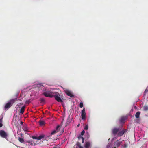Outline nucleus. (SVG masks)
Listing matches in <instances>:
<instances>
[{
  "label": "nucleus",
  "mask_w": 148,
  "mask_h": 148,
  "mask_svg": "<svg viewBox=\"0 0 148 148\" xmlns=\"http://www.w3.org/2000/svg\"><path fill=\"white\" fill-rule=\"evenodd\" d=\"M3 125L2 123H0V127H1L3 126Z\"/></svg>",
  "instance_id": "72a5a7b5"
},
{
  "label": "nucleus",
  "mask_w": 148,
  "mask_h": 148,
  "mask_svg": "<svg viewBox=\"0 0 148 148\" xmlns=\"http://www.w3.org/2000/svg\"><path fill=\"white\" fill-rule=\"evenodd\" d=\"M3 118V116L2 117L1 116H0V123H2V122H3V120H2Z\"/></svg>",
  "instance_id": "a878e982"
},
{
  "label": "nucleus",
  "mask_w": 148,
  "mask_h": 148,
  "mask_svg": "<svg viewBox=\"0 0 148 148\" xmlns=\"http://www.w3.org/2000/svg\"><path fill=\"white\" fill-rule=\"evenodd\" d=\"M88 125H86L84 127V129L85 130H87L88 129Z\"/></svg>",
  "instance_id": "bb28decb"
},
{
  "label": "nucleus",
  "mask_w": 148,
  "mask_h": 148,
  "mask_svg": "<svg viewBox=\"0 0 148 148\" xmlns=\"http://www.w3.org/2000/svg\"><path fill=\"white\" fill-rule=\"evenodd\" d=\"M53 148H58V147L57 146H54Z\"/></svg>",
  "instance_id": "e433bc0d"
},
{
  "label": "nucleus",
  "mask_w": 148,
  "mask_h": 148,
  "mask_svg": "<svg viewBox=\"0 0 148 148\" xmlns=\"http://www.w3.org/2000/svg\"><path fill=\"white\" fill-rule=\"evenodd\" d=\"M140 114V112L138 111L137 112L136 114H135V117L136 118H138L139 117V116Z\"/></svg>",
  "instance_id": "f3484780"
},
{
  "label": "nucleus",
  "mask_w": 148,
  "mask_h": 148,
  "mask_svg": "<svg viewBox=\"0 0 148 148\" xmlns=\"http://www.w3.org/2000/svg\"><path fill=\"white\" fill-rule=\"evenodd\" d=\"M125 119L124 117H122L120 120V122L121 123H124L125 122Z\"/></svg>",
  "instance_id": "dca6fc26"
},
{
  "label": "nucleus",
  "mask_w": 148,
  "mask_h": 148,
  "mask_svg": "<svg viewBox=\"0 0 148 148\" xmlns=\"http://www.w3.org/2000/svg\"><path fill=\"white\" fill-rule=\"evenodd\" d=\"M59 94L58 93L54 92L53 95V97H54L55 99L58 102H62V101L59 96Z\"/></svg>",
  "instance_id": "7ed1b4c3"
},
{
  "label": "nucleus",
  "mask_w": 148,
  "mask_h": 148,
  "mask_svg": "<svg viewBox=\"0 0 148 148\" xmlns=\"http://www.w3.org/2000/svg\"><path fill=\"white\" fill-rule=\"evenodd\" d=\"M19 104V105L18 106H21L22 105H23V103H21L20 104Z\"/></svg>",
  "instance_id": "473e14b6"
},
{
  "label": "nucleus",
  "mask_w": 148,
  "mask_h": 148,
  "mask_svg": "<svg viewBox=\"0 0 148 148\" xmlns=\"http://www.w3.org/2000/svg\"><path fill=\"white\" fill-rule=\"evenodd\" d=\"M134 108H136V106H134Z\"/></svg>",
  "instance_id": "ea45409f"
},
{
  "label": "nucleus",
  "mask_w": 148,
  "mask_h": 148,
  "mask_svg": "<svg viewBox=\"0 0 148 148\" xmlns=\"http://www.w3.org/2000/svg\"><path fill=\"white\" fill-rule=\"evenodd\" d=\"M39 123L40 125H43L45 124V122L43 121H39Z\"/></svg>",
  "instance_id": "aec40b11"
},
{
  "label": "nucleus",
  "mask_w": 148,
  "mask_h": 148,
  "mask_svg": "<svg viewBox=\"0 0 148 148\" xmlns=\"http://www.w3.org/2000/svg\"><path fill=\"white\" fill-rule=\"evenodd\" d=\"M107 147H109V146H108H108H107Z\"/></svg>",
  "instance_id": "a19ab883"
},
{
  "label": "nucleus",
  "mask_w": 148,
  "mask_h": 148,
  "mask_svg": "<svg viewBox=\"0 0 148 148\" xmlns=\"http://www.w3.org/2000/svg\"><path fill=\"white\" fill-rule=\"evenodd\" d=\"M23 129L25 132V134H29L28 132H29V128L26 126H24L23 127Z\"/></svg>",
  "instance_id": "6e6552de"
},
{
  "label": "nucleus",
  "mask_w": 148,
  "mask_h": 148,
  "mask_svg": "<svg viewBox=\"0 0 148 148\" xmlns=\"http://www.w3.org/2000/svg\"><path fill=\"white\" fill-rule=\"evenodd\" d=\"M25 106H23V107L21 108L20 110L19 114H23L25 111Z\"/></svg>",
  "instance_id": "f8f14e48"
},
{
  "label": "nucleus",
  "mask_w": 148,
  "mask_h": 148,
  "mask_svg": "<svg viewBox=\"0 0 148 148\" xmlns=\"http://www.w3.org/2000/svg\"><path fill=\"white\" fill-rule=\"evenodd\" d=\"M65 92L67 95L70 96L71 97H73L74 95H73L71 91L68 90H66L65 91Z\"/></svg>",
  "instance_id": "1a4fd4ad"
},
{
  "label": "nucleus",
  "mask_w": 148,
  "mask_h": 148,
  "mask_svg": "<svg viewBox=\"0 0 148 148\" xmlns=\"http://www.w3.org/2000/svg\"><path fill=\"white\" fill-rule=\"evenodd\" d=\"M84 147L85 148H90L91 147V144L89 142H87L85 143Z\"/></svg>",
  "instance_id": "9d476101"
},
{
  "label": "nucleus",
  "mask_w": 148,
  "mask_h": 148,
  "mask_svg": "<svg viewBox=\"0 0 148 148\" xmlns=\"http://www.w3.org/2000/svg\"><path fill=\"white\" fill-rule=\"evenodd\" d=\"M122 143V141L118 140L115 142L114 146L117 147H119Z\"/></svg>",
  "instance_id": "9b49d317"
},
{
  "label": "nucleus",
  "mask_w": 148,
  "mask_h": 148,
  "mask_svg": "<svg viewBox=\"0 0 148 148\" xmlns=\"http://www.w3.org/2000/svg\"><path fill=\"white\" fill-rule=\"evenodd\" d=\"M79 126H80V124H79L77 125V126L78 127H79Z\"/></svg>",
  "instance_id": "4c0bfd02"
},
{
  "label": "nucleus",
  "mask_w": 148,
  "mask_h": 148,
  "mask_svg": "<svg viewBox=\"0 0 148 148\" xmlns=\"http://www.w3.org/2000/svg\"><path fill=\"white\" fill-rule=\"evenodd\" d=\"M18 140L20 142L22 143H25L24 139L20 137H18Z\"/></svg>",
  "instance_id": "4468645a"
},
{
  "label": "nucleus",
  "mask_w": 148,
  "mask_h": 148,
  "mask_svg": "<svg viewBox=\"0 0 148 148\" xmlns=\"http://www.w3.org/2000/svg\"><path fill=\"white\" fill-rule=\"evenodd\" d=\"M123 148H127L128 146V145L126 143H125L124 144L122 145Z\"/></svg>",
  "instance_id": "412c9836"
},
{
  "label": "nucleus",
  "mask_w": 148,
  "mask_h": 148,
  "mask_svg": "<svg viewBox=\"0 0 148 148\" xmlns=\"http://www.w3.org/2000/svg\"><path fill=\"white\" fill-rule=\"evenodd\" d=\"M0 136L3 138H6L8 136V135L4 130H0Z\"/></svg>",
  "instance_id": "20e7f679"
},
{
  "label": "nucleus",
  "mask_w": 148,
  "mask_h": 148,
  "mask_svg": "<svg viewBox=\"0 0 148 148\" xmlns=\"http://www.w3.org/2000/svg\"><path fill=\"white\" fill-rule=\"evenodd\" d=\"M25 102L26 104H29L30 103V101L29 100H28L26 101Z\"/></svg>",
  "instance_id": "7c9ffc66"
},
{
  "label": "nucleus",
  "mask_w": 148,
  "mask_h": 148,
  "mask_svg": "<svg viewBox=\"0 0 148 148\" xmlns=\"http://www.w3.org/2000/svg\"><path fill=\"white\" fill-rule=\"evenodd\" d=\"M76 145L79 147V148H84L83 147L81 146V143L79 142H77Z\"/></svg>",
  "instance_id": "2eb2a0df"
},
{
  "label": "nucleus",
  "mask_w": 148,
  "mask_h": 148,
  "mask_svg": "<svg viewBox=\"0 0 148 148\" xmlns=\"http://www.w3.org/2000/svg\"><path fill=\"white\" fill-rule=\"evenodd\" d=\"M32 138L33 139H37V137L36 136H32Z\"/></svg>",
  "instance_id": "c85d7f7f"
},
{
  "label": "nucleus",
  "mask_w": 148,
  "mask_h": 148,
  "mask_svg": "<svg viewBox=\"0 0 148 148\" xmlns=\"http://www.w3.org/2000/svg\"><path fill=\"white\" fill-rule=\"evenodd\" d=\"M79 141H80L81 140L82 143H83L84 142V138L83 137L81 136V135H79L78 137Z\"/></svg>",
  "instance_id": "ddd939ff"
},
{
  "label": "nucleus",
  "mask_w": 148,
  "mask_h": 148,
  "mask_svg": "<svg viewBox=\"0 0 148 148\" xmlns=\"http://www.w3.org/2000/svg\"><path fill=\"white\" fill-rule=\"evenodd\" d=\"M81 117L83 120H85L86 119V114L85 112L84 108L81 111Z\"/></svg>",
  "instance_id": "39448f33"
},
{
  "label": "nucleus",
  "mask_w": 148,
  "mask_h": 148,
  "mask_svg": "<svg viewBox=\"0 0 148 148\" xmlns=\"http://www.w3.org/2000/svg\"><path fill=\"white\" fill-rule=\"evenodd\" d=\"M148 91V90H147V89H146V90H145V92H147Z\"/></svg>",
  "instance_id": "c9c22d12"
},
{
  "label": "nucleus",
  "mask_w": 148,
  "mask_h": 148,
  "mask_svg": "<svg viewBox=\"0 0 148 148\" xmlns=\"http://www.w3.org/2000/svg\"><path fill=\"white\" fill-rule=\"evenodd\" d=\"M119 130V128H113L112 130V134L114 135H116L118 133Z\"/></svg>",
  "instance_id": "423d86ee"
},
{
  "label": "nucleus",
  "mask_w": 148,
  "mask_h": 148,
  "mask_svg": "<svg viewBox=\"0 0 148 148\" xmlns=\"http://www.w3.org/2000/svg\"><path fill=\"white\" fill-rule=\"evenodd\" d=\"M41 103H43L45 102V99L43 98H41L40 99Z\"/></svg>",
  "instance_id": "b1692460"
},
{
  "label": "nucleus",
  "mask_w": 148,
  "mask_h": 148,
  "mask_svg": "<svg viewBox=\"0 0 148 148\" xmlns=\"http://www.w3.org/2000/svg\"><path fill=\"white\" fill-rule=\"evenodd\" d=\"M20 124L21 125H23V122H22V121H20Z\"/></svg>",
  "instance_id": "f704fd0d"
},
{
  "label": "nucleus",
  "mask_w": 148,
  "mask_h": 148,
  "mask_svg": "<svg viewBox=\"0 0 148 148\" xmlns=\"http://www.w3.org/2000/svg\"><path fill=\"white\" fill-rule=\"evenodd\" d=\"M114 138L116 139V137L114 138L112 140H114Z\"/></svg>",
  "instance_id": "58836bf2"
},
{
  "label": "nucleus",
  "mask_w": 148,
  "mask_h": 148,
  "mask_svg": "<svg viewBox=\"0 0 148 148\" xmlns=\"http://www.w3.org/2000/svg\"><path fill=\"white\" fill-rule=\"evenodd\" d=\"M44 136L43 135H41L39 136L38 137H37V140H40L42 138H44Z\"/></svg>",
  "instance_id": "a211bd4d"
},
{
  "label": "nucleus",
  "mask_w": 148,
  "mask_h": 148,
  "mask_svg": "<svg viewBox=\"0 0 148 148\" xmlns=\"http://www.w3.org/2000/svg\"><path fill=\"white\" fill-rule=\"evenodd\" d=\"M18 121L17 122H16V121H15L14 122V125L16 127H18Z\"/></svg>",
  "instance_id": "393cba45"
},
{
  "label": "nucleus",
  "mask_w": 148,
  "mask_h": 148,
  "mask_svg": "<svg viewBox=\"0 0 148 148\" xmlns=\"http://www.w3.org/2000/svg\"><path fill=\"white\" fill-rule=\"evenodd\" d=\"M57 132L56 131V130H55L52 132L51 133V135H54V134H55Z\"/></svg>",
  "instance_id": "5701e85b"
},
{
  "label": "nucleus",
  "mask_w": 148,
  "mask_h": 148,
  "mask_svg": "<svg viewBox=\"0 0 148 148\" xmlns=\"http://www.w3.org/2000/svg\"><path fill=\"white\" fill-rule=\"evenodd\" d=\"M42 88V90L43 92V95L46 97H49L52 98L53 97V95L54 92H53L49 89L44 88L43 86H41Z\"/></svg>",
  "instance_id": "f257e3e1"
},
{
  "label": "nucleus",
  "mask_w": 148,
  "mask_h": 148,
  "mask_svg": "<svg viewBox=\"0 0 148 148\" xmlns=\"http://www.w3.org/2000/svg\"><path fill=\"white\" fill-rule=\"evenodd\" d=\"M107 147H109V146H108H108H107Z\"/></svg>",
  "instance_id": "79ce46f5"
},
{
  "label": "nucleus",
  "mask_w": 148,
  "mask_h": 148,
  "mask_svg": "<svg viewBox=\"0 0 148 148\" xmlns=\"http://www.w3.org/2000/svg\"><path fill=\"white\" fill-rule=\"evenodd\" d=\"M70 118V116L69 115L68 117L67 120L66 121V123H68V121H69V119Z\"/></svg>",
  "instance_id": "2f4dec72"
},
{
  "label": "nucleus",
  "mask_w": 148,
  "mask_h": 148,
  "mask_svg": "<svg viewBox=\"0 0 148 148\" xmlns=\"http://www.w3.org/2000/svg\"><path fill=\"white\" fill-rule=\"evenodd\" d=\"M127 132L126 129H123L121 131H119L118 133V136H122L125 132Z\"/></svg>",
  "instance_id": "0eeeda50"
},
{
  "label": "nucleus",
  "mask_w": 148,
  "mask_h": 148,
  "mask_svg": "<svg viewBox=\"0 0 148 148\" xmlns=\"http://www.w3.org/2000/svg\"><path fill=\"white\" fill-rule=\"evenodd\" d=\"M17 100V98L13 99L10 100L4 106V108L5 109H8L11 106L13 103Z\"/></svg>",
  "instance_id": "f03ea898"
},
{
  "label": "nucleus",
  "mask_w": 148,
  "mask_h": 148,
  "mask_svg": "<svg viewBox=\"0 0 148 148\" xmlns=\"http://www.w3.org/2000/svg\"><path fill=\"white\" fill-rule=\"evenodd\" d=\"M85 133V131L84 130H83V131H82V132H81V134L82 135H84V134Z\"/></svg>",
  "instance_id": "c756f323"
},
{
  "label": "nucleus",
  "mask_w": 148,
  "mask_h": 148,
  "mask_svg": "<svg viewBox=\"0 0 148 148\" xmlns=\"http://www.w3.org/2000/svg\"><path fill=\"white\" fill-rule=\"evenodd\" d=\"M83 106V104L82 102H80L79 104V107L80 108H82Z\"/></svg>",
  "instance_id": "cd10ccee"
},
{
  "label": "nucleus",
  "mask_w": 148,
  "mask_h": 148,
  "mask_svg": "<svg viewBox=\"0 0 148 148\" xmlns=\"http://www.w3.org/2000/svg\"><path fill=\"white\" fill-rule=\"evenodd\" d=\"M143 109L145 111H147L148 110V107L145 105L143 107Z\"/></svg>",
  "instance_id": "4be33fe9"
},
{
  "label": "nucleus",
  "mask_w": 148,
  "mask_h": 148,
  "mask_svg": "<svg viewBox=\"0 0 148 148\" xmlns=\"http://www.w3.org/2000/svg\"><path fill=\"white\" fill-rule=\"evenodd\" d=\"M60 126L59 125H58L56 127L55 130H56L57 132H58L59 131L60 129Z\"/></svg>",
  "instance_id": "6ab92c4d"
}]
</instances>
